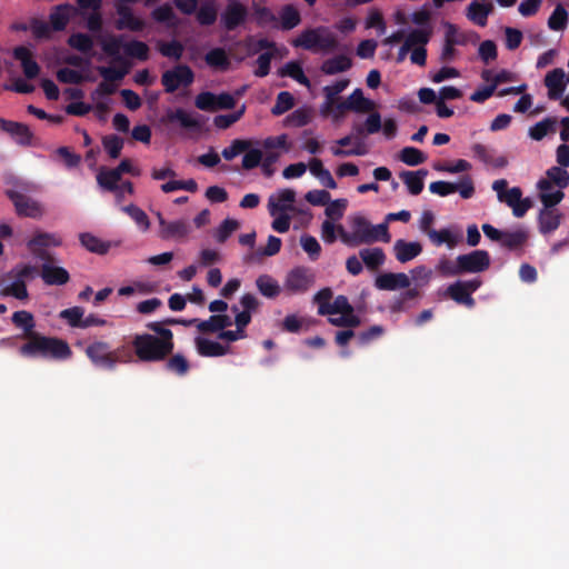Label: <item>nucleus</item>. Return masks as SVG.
Here are the masks:
<instances>
[{
    "label": "nucleus",
    "instance_id": "obj_57",
    "mask_svg": "<svg viewBox=\"0 0 569 569\" xmlns=\"http://www.w3.org/2000/svg\"><path fill=\"white\" fill-rule=\"evenodd\" d=\"M84 310L81 307H71L60 312L59 317L72 328H82Z\"/></svg>",
    "mask_w": 569,
    "mask_h": 569
},
{
    "label": "nucleus",
    "instance_id": "obj_17",
    "mask_svg": "<svg viewBox=\"0 0 569 569\" xmlns=\"http://www.w3.org/2000/svg\"><path fill=\"white\" fill-rule=\"evenodd\" d=\"M565 77L566 73L561 68H556L546 74L545 86L548 88V97L550 100L561 98L566 89Z\"/></svg>",
    "mask_w": 569,
    "mask_h": 569
},
{
    "label": "nucleus",
    "instance_id": "obj_43",
    "mask_svg": "<svg viewBox=\"0 0 569 569\" xmlns=\"http://www.w3.org/2000/svg\"><path fill=\"white\" fill-rule=\"evenodd\" d=\"M206 63L216 69H220L222 71L228 70L230 66L229 58L223 48H213L204 56Z\"/></svg>",
    "mask_w": 569,
    "mask_h": 569
},
{
    "label": "nucleus",
    "instance_id": "obj_28",
    "mask_svg": "<svg viewBox=\"0 0 569 569\" xmlns=\"http://www.w3.org/2000/svg\"><path fill=\"white\" fill-rule=\"evenodd\" d=\"M428 174V170L419 169L417 171H402L400 179L407 186L409 192L417 196L422 192L425 183L423 179Z\"/></svg>",
    "mask_w": 569,
    "mask_h": 569
},
{
    "label": "nucleus",
    "instance_id": "obj_20",
    "mask_svg": "<svg viewBox=\"0 0 569 569\" xmlns=\"http://www.w3.org/2000/svg\"><path fill=\"white\" fill-rule=\"evenodd\" d=\"M562 214L557 209H541L538 214V228L541 234L556 231L561 224Z\"/></svg>",
    "mask_w": 569,
    "mask_h": 569
},
{
    "label": "nucleus",
    "instance_id": "obj_1",
    "mask_svg": "<svg viewBox=\"0 0 569 569\" xmlns=\"http://www.w3.org/2000/svg\"><path fill=\"white\" fill-rule=\"evenodd\" d=\"M26 340L18 350L19 355L23 358L66 360L72 356L68 342L60 338L47 337L34 332Z\"/></svg>",
    "mask_w": 569,
    "mask_h": 569
},
{
    "label": "nucleus",
    "instance_id": "obj_41",
    "mask_svg": "<svg viewBox=\"0 0 569 569\" xmlns=\"http://www.w3.org/2000/svg\"><path fill=\"white\" fill-rule=\"evenodd\" d=\"M428 237L435 246L439 247L446 243L449 249L455 248L460 241V236L452 234V232L448 228H443L440 230L433 229L429 231Z\"/></svg>",
    "mask_w": 569,
    "mask_h": 569
},
{
    "label": "nucleus",
    "instance_id": "obj_29",
    "mask_svg": "<svg viewBox=\"0 0 569 569\" xmlns=\"http://www.w3.org/2000/svg\"><path fill=\"white\" fill-rule=\"evenodd\" d=\"M121 180V174L119 173L117 168L108 169L102 167L97 174L98 184L110 192H117L119 190V182Z\"/></svg>",
    "mask_w": 569,
    "mask_h": 569
},
{
    "label": "nucleus",
    "instance_id": "obj_19",
    "mask_svg": "<svg viewBox=\"0 0 569 569\" xmlns=\"http://www.w3.org/2000/svg\"><path fill=\"white\" fill-rule=\"evenodd\" d=\"M190 232V224L186 220H161L159 236L163 240L184 238Z\"/></svg>",
    "mask_w": 569,
    "mask_h": 569
},
{
    "label": "nucleus",
    "instance_id": "obj_27",
    "mask_svg": "<svg viewBox=\"0 0 569 569\" xmlns=\"http://www.w3.org/2000/svg\"><path fill=\"white\" fill-rule=\"evenodd\" d=\"M164 121L169 123L179 122V124L189 130H200L201 123L198 119L193 118L186 110L178 108L176 110H168Z\"/></svg>",
    "mask_w": 569,
    "mask_h": 569
},
{
    "label": "nucleus",
    "instance_id": "obj_40",
    "mask_svg": "<svg viewBox=\"0 0 569 569\" xmlns=\"http://www.w3.org/2000/svg\"><path fill=\"white\" fill-rule=\"evenodd\" d=\"M71 10L73 7L69 3L56 7L54 11L50 13V23L53 30L61 31L67 27Z\"/></svg>",
    "mask_w": 569,
    "mask_h": 569
},
{
    "label": "nucleus",
    "instance_id": "obj_15",
    "mask_svg": "<svg viewBox=\"0 0 569 569\" xmlns=\"http://www.w3.org/2000/svg\"><path fill=\"white\" fill-rule=\"evenodd\" d=\"M53 261H44L41 266V279L48 286H63L69 282L70 274L63 267L52 264Z\"/></svg>",
    "mask_w": 569,
    "mask_h": 569
},
{
    "label": "nucleus",
    "instance_id": "obj_6",
    "mask_svg": "<svg viewBox=\"0 0 569 569\" xmlns=\"http://www.w3.org/2000/svg\"><path fill=\"white\" fill-rule=\"evenodd\" d=\"M194 81V72L188 64H177L161 76V84L167 93H173L179 87H189Z\"/></svg>",
    "mask_w": 569,
    "mask_h": 569
},
{
    "label": "nucleus",
    "instance_id": "obj_45",
    "mask_svg": "<svg viewBox=\"0 0 569 569\" xmlns=\"http://www.w3.org/2000/svg\"><path fill=\"white\" fill-rule=\"evenodd\" d=\"M557 126L556 118H545L543 120L537 122L529 129V136L531 139L536 141L542 140L549 132H555Z\"/></svg>",
    "mask_w": 569,
    "mask_h": 569
},
{
    "label": "nucleus",
    "instance_id": "obj_53",
    "mask_svg": "<svg viewBox=\"0 0 569 569\" xmlns=\"http://www.w3.org/2000/svg\"><path fill=\"white\" fill-rule=\"evenodd\" d=\"M295 106V98L288 91H281L278 93L276 103L271 108V113L273 116H281L292 109Z\"/></svg>",
    "mask_w": 569,
    "mask_h": 569
},
{
    "label": "nucleus",
    "instance_id": "obj_21",
    "mask_svg": "<svg viewBox=\"0 0 569 569\" xmlns=\"http://www.w3.org/2000/svg\"><path fill=\"white\" fill-rule=\"evenodd\" d=\"M537 188L539 190V199L543 204L542 209H553L565 198V192L561 189L552 191L550 181L539 180Z\"/></svg>",
    "mask_w": 569,
    "mask_h": 569
},
{
    "label": "nucleus",
    "instance_id": "obj_3",
    "mask_svg": "<svg viewBox=\"0 0 569 569\" xmlns=\"http://www.w3.org/2000/svg\"><path fill=\"white\" fill-rule=\"evenodd\" d=\"M291 44L312 52H331L339 46L337 37L327 27L306 29L292 40Z\"/></svg>",
    "mask_w": 569,
    "mask_h": 569
},
{
    "label": "nucleus",
    "instance_id": "obj_30",
    "mask_svg": "<svg viewBox=\"0 0 569 569\" xmlns=\"http://www.w3.org/2000/svg\"><path fill=\"white\" fill-rule=\"evenodd\" d=\"M350 111H355L357 113H366L371 112L376 108V103L366 98L360 88H357L352 91V93L347 99Z\"/></svg>",
    "mask_w": 569,
    "mask_h": 569
},
{
    "label": "nucleus",
    "instance_id": "obj_23",
    "mask_svg": "<svg viewBox=\"0 0 569 569\" xmlns=\"http://www.w3.org/2000/svg\"><path fill=\"white\" fill-rule=\"evenodd\" d=\"M232 325L231 318L227 315H212L207 320H199L197 329L201 333H214L224 331L227 327Z\"/></svg>",
    "mask_w": 569,
    "mask_h": 569
},
{
    "label": "nucleus",
    "instance_id": "obj_37",
    "mask_svg": "<svg viewBox=\"0 0 569 569\" xmlns=\"http://www.w3.org/2000/svg\"><path fill=\"white\" fill-rule=\"evenodd\" d=\"M68 44L69 47H71L72 49L83 53V54H89L90 57L93 56V40L92 38L87 34V33H82V32H76V33H72L69 38H68Z\"/></svg>",
    "mask_w": 569,
    "mask_h": 569
},
{
    "label": "nucleus",
    "instance_id": "obj_11",
    "mask_svg": "<svg viewBox=\"0 0 569 569\" xmlns=\"http://www.w3.org/2000/svg\"><path fill=\"white\" fill-rule=\"evenodd\" d=\"M248 17V10L239 0H229L221 14V23L228 31L236 30L243 24Z\"/></svg>",
    "mask_w": 569,
    "mask_h": 569
},
{
    "label": "nucleus",
    "instance_id": "obj_25",
    "mask_svg": "<svg viewBox=\"0 0 569 569\" xmlns=\"http://www.w3.org/2000/svg\"><path fill=\"white\" fill-rule=\"evenodd\" d=\"M529 239V232L526 229L519 228L515 231H503L500 244L510 250H522Z\"/></svg>",
    "mask_w": 569,
    "mask_h": 569
},
{
    "label": "nucleus",
    "instance_id": "obj_48",
    "mask_svg": "<svg viewBox=\"0 0 569 569\" xmlns=\"http://www.w3.org/2000/svg\"><path fill=\"white\" fill-rule=\"evenodd\" d=\"M547 178L541 180L550 181V186L556 184L559 189H565L569 186V172L562 167H551L546 172Z\"/></svg>",
    "mask_w": 569,
    "mask_h": 569
},
{
    "label": "nucleus",
    "instance_id": "obj_9",
    "mask_svg": "<svg viewBox=\"0 0 569 569\" xmlns=\"http://www.w3.org/2000/svg\"><path fill=\"white\" fill-rule=\"evenodd\" d=\"M61 243L62 240L58 234L38 231L28 241L27 246L36 257L44 261H53V257L46 251V248L59 247Z\"/></svg>",
    "mask_w": 569,
    "mask_h": 569
},
{
    "label": "nucleus",
    "instance_id": "obj_50",
    "mask_svg": "<svg viewBox=\"0 0 569 569\" xmlns=\"http://www.w3.org/2000/svg\"><path fill=\"white\" fill-rule=\"evenodd\" d=\"M0 295L3 297H13L18 300H27L29 298L26 281L21 279H14L10 284L3 287L0 290Z\"/></svg>",
    "mask_w": 569,
    "mask_h": 569
},
{
    "label": "nucleus",
    "instance_id": "obj_55",
    "mask_svg": "<svg viewBox=\"0 0 569 569\" xmlns=\"http://www.w3.org/2000/svg\"><path fill=\"white\" fill-rule=\"evenodd\" d=\"M124 52L131 58H136L140 61H146L149 58V47L147 43L132 40L124 46Z\"/></svg>",
    "mask_w": 569,
    "mask_h": 569
},
{
    "label": "nucleus",
    "instance_id": "obj_62",
    "mask_svg": "<svg viewBox=\"0 0 569 569\" xmlns=\"http://www.w3.org/2000/svg\"><path fill=\"white\" fill-rule=\"evenodd\" d=\"M458 257L456 260L448 259L447 257H442L436 267V270L443 277H455L459 276L460 268H458Z\"/></svg>",
    "mask_w": 569,
    "mask_h": 569
},
{
    "label": "nucleus",
    "instance_id": "obj_16",
    "mask_svg": "<svg viewBox=\"0 0 569 569\" xmlns=\"http://www.w3.org/2000/svg\"><path fill=\"white\" fill-rule=\"evenodd\" d=\"M375 286L379 290H398V289H405L409 288L410 286V279L409 277L403 272H386L379 274L375 280Z\"/></svg>",
    "mask_w": 569,
    "mask_h": 569
},
{
    "label": "nucleus",
    "instance_id": "obj_14",
    "mask_svg": "<svg viewBox=\"0 0 569 569\" xmlns=\"http://www.w3.org/2000/svg\"><path fill=\"white\" fill-rule=\"evenodd\" d=\"M116 11L119 16L116 21V28L118 30H130L133 32H140L146 28V22L141 18L133 14L131 8L126 4H118Z\"/></svg>",
    "mask_w": 569,
    "mask_h": 569
},
{
    "label": "nucleus",
    "instance_id": "obj_54",
    "mask_svg": "<svg viewBox=\"0 0 569 569\" xmlns=\"http://www.w3.org/2000/svg\"><path fill=\"white\" fill-rule=\"evenodd\" d=\"M102 146L111 159H118L123 148V139L117 134H108L102 138Z\"/></svg>",
    "mask_w": 569,
    "mask_h": 569
},
{
    "label": "nucleus",
    "instance_id": "obj_58",
    "mask_svg": "<svg viewBox=\"0 0 569 569\" xmlns=\"http://www.w3.org/2000/svg\"><path fill=\"white\" fill-rule=\"evenodd\" d=\"M251 147V141L246 139H234L231 144L224 148L221 156L226 160H232L240 153L247 151Z\"/></svg>",
    "mask_w": 569,
    "mask_h": 569
},
{
    "label": "nucleus",
    "instance_id": "obj_33",
    "mask_svg": "<svg viewBox=\"0 0 569 569\" xmlns=\"http://www.w3.org/2000/svg\"><path fill=\"white\" fill-rule=\"evenodd\" d=\"M359 257L370 270L379 269L386 261L385 251L381 248H365L359 251Z\"/></svg>",
    "mask_w": 569,
    "mask_h": 569
},
{
    "label": "nucleus",
    "instance_id": "obj_5",
    "mask_svg": "<svg viewBox=\"0 0 569 569\" xmlns=\"http://www.w3.org/2000/svg\"><path fill=\"white\" fill-rule=\"evenodd\" d=\"M352 231L349 233L340 226L338 228L340 238L349 247L360 244H371L375 242V236L371 230L372 224L362 216H355L351 220Z\"/></svg>",
    "mask_w": 569,
    "mask_h": 569
},
{
    "label": "nucleus",
    "instance_id": "obj_46",
    "mask_svg": "<svg viewBox=\"0 0 569 569\" xmlns=\"http://www.w3.org/2000/svg\"><path fill=\"white\" fill-rule=\"evenodd\" d=\"M433 33L432 28H417L409 32L406 37L405 42L412 49L416 47H426L430 41Z\"/></svg>",
    "mask_w": 569,
    "mask_h": 569
},
{
    "label": "nucleus",
    "instance_id": "obj_64",
    "mask_svg": "<svg viewBox=\"0 0 569 569\" xmlns=\"http://www.w3.org/2000/svg\"><path fill=\"white\" fill-rule=\"evenodd\" d=\"M134 350L132 347L122 345L111 350V358L113 359V369L117 363H129L133 361Z\"/></svg>",
    "mask_w": 569,
    "mask_h": 569
},
{
    "label": "nucleus",
    "instance_id": "obj_59",
    "mask_svg": "<svg viewBox=\"0 0 569 569\" xmlns=\"http://www.w3.org/2000/svg\"><path fill=\"white\" fill-rule=\"evenodd\" d=\"M130 218L138 224L142 231H147L150 228V220L147 213L134 204H129L123 208Z\"/></svg>",
    "mask_w": 569,
    "mask_h": 569
},
{
    "label": "nucleus",
    "instance_id": "obj_7",
    "mask_svg": "<svg viewBox=\"0 0 569 569\" xmlns=\"http://www.w3.org/2000/svg\"><path fill=\"white\" fill-rule=\"evenodd\" d=\"M481 284L482 281L479 278L458 280L447 288V295L457 303L473 308L476 301L471 295L477 291Z\"/></svg>",
    "mask_w": 569,
    "mask_h": 569
},
{
    "label": "nucleus",
    "instance_id": "obj_52",
    "mask_svg": "<svg viewBox=\"0 0 569 569\" xmlns=\"http://www.w3.org/2000/svg\"><path fill=\"white\" fill-rule=\"evenodd\" d=\"M399 159L408 166H419L427 160V157L415 147H405L399 153Z\"/></svg>",
    "mask_w": 569,
    "mask_h": 569
},
{
    "label": "nucleus",
    "instance_id": "obj_12",
    "mask_svg": "<svg viewBox=\"0 0 569 569\" xmlns=\"http://www.w3.org/2000/svg\"><path fill=\"white\" fill-rule=\"evenodd\" d=\"M86 356L98 368L113 370L110 345L106 341H94L86 348Z\"/></svg>",
    "mask_w": 569,
    "mask_h": 569
},
{
    "label": "nucleus",
    "instance_id": "obj_24",
    "mask_svg": "<svg viewBox=\"0 0 569 569\" xmlns=\"http://www.w3.org/2000/svg\"><path fill=\"white\" fill-rule=\"evenodd\" d=\"M349 83H350L349 79H341V80L336 81L333 84L326 86L323 88L322 91H323L326 100H325L323 104L321 106L322 114L332 112L333 104L336 101H338L337 96L339 93H341L342 91H345L348 88Z\"/></svg>",
    "mask_w": 569,
    "mask_h": 569
},
{
    "label": "nucleus",
    "instance_id": "obj_8",
    "mask_svg": "<svg viewBox=\"0 0 569 569\" xmlns=\"http://www.w3.org/2000/svg\"><path fill=\"white\" fill-rule=\"evenodd\" d=\"M313 282L315 274L309 268L296 267L288 272L283 287L290 295H301L307 292Z\"/></svg>",
    "mask_w": 569,
    "mask_h": 569
},
{
    "label": "nucleus",
    "instance_id": "obj_49",
    "mask_svg": "<svg viewBox=\"0 0 569 569\" xmlns=\"http://www.w3.org/2000/svg\"><path fill=\"white\" fill-rule=\"evenodd\" d=\"M8 134H10L14 141L21 146H30L33 139V133L30 128L27 124L17 121H13V126Z\"/></svg>",
    "mask_w": 569,
    "mask_h": 569
},
{
    "label": "nucleus",
    "instance_id": "obj_34",
    "mask_svg": "<svg viewBox=\"0 0 569 569\" xmlns=\"http://www.w3.org/2000/svg\"><path fill=\"white\" fill-rule=\"evenodd\" d=\"M382 123H381V116L379 112H372L367 117L366 121L363 123H355L352 126V131L357 136H367V134H373L381 130Z\"/></svg>",
    "mask_w": 569,
    "mask_h": 569
},
{
    "label": "nucleus",
    "instance_id": "obj_10",
    "mask_svg": "<svg viewBox=\"0 0 569 569\" xmlns=\"http://www.w3.org/2000/svg\"><path fill=\"white\" fill-rule=\"evenodd\" d=\"M458 268L460 273H479L490 267V256L486 250H473L466 254L458 256Z\"/></svg>",
    "mask_w": 569,
    "mask_h": 569
},
{
    "label": "nucleus",
    "instance_id": "obj_63",
    "mask_svg": "<svg viewBox=\"0 0 569 569\" xmlns=\"http://www.w3.org/2000/svg\"><path fill=\"white\" fill-rule=\"evenodd\" d=\"M244 111L246 107L242 106L239 110L232 113L216 116L213 123L219 129H228L243 116Z\"/></svg>",
    "mask_w": 569,
    "mask_h": 569
},
{
    "label": "nucleus",
    "instance_id": "obj_38",
    "mask_svg": "<svg viewBox=\"0 0 569 569\" xmlns=\"http://www.w3.org/2000/svg\"><path fill=\"white\" fill-rule=\"evenodd\" d=\"M256 286L259 292L269 299H273L279 296L281 288L276 279L269 274H261L256 280Z\"/></svg>",
    "mask_w": 569,
    "mask_h": 569
},
{
    "label": "nucleus",
    "instance_id": "obj_56",
    "mask_svg": "<svg viewBox=\"0 0 569 569\" xmlns=\"http://www.w3.org/2000/svg\"><path fill=\"white\" fill-rule=\"evenodd\" d=\"M568 22V12L562 4H557L553 12L548 19V27L551 30H563Z\"/></svg>",
    "mask_w": 569,
    "mask_h": 569
},
{
    "label": "nucleus",
    "instance_id": "obj_60",
    "mask_svg": "<svg viewBox=\"0 0 569 569\" xmlns=\"http://www.w3.org/2000/svg\"><path fill=\"white\" fill-rule=\"evenodd\" d=\"M240 227L239 222L234 219L227 218L219 226L216 232V240L219 243H223L228 238Z\"/></svg>",
    "mask_w": 569,
    "mask_h": 569
},
{
    "label": "nucleus",
    "instance_id": "obj_4",
    "mask_svg": "<svg viewBox=\"0 0 569 569\" xmlns=\"http://www.w3.org/2000/svg\"><path fill=\"white\" fill-rule=\"evenodd\" d=\"M29 190L28 183L16 182L13 188L6 190V196L13 203L18 216L39 219L44 214V209L40 202L26 194Z\"/></svg>",
    "mask_w": 569,
    "mask_h": 569
},
{
    "label": "nucleus",
    "instance_id": "obj_2",
    "mask_svg": "<svg viewBox=\"0 0 569 569\" xmlns=\"http://www.w3.org/2000/svg\"><path fill=\"white\" fill-rule=\"evenodd\" d=\"M131 345L138 360L142 362L164 361L174 349V342L158 339L151 333L136 335Z\"/></svg>",
    "mask_w": 569,
    "mask_h": 569
},
{
    "label": "nucleus",
    "instance_id": "obj_36",
    "mask_svg": "<svg viewBox=\"0 0 569 569\" xmlns=\"http://www.w3.org/2000/svg\"><path fill=\"white\" fill-rule=\"evenodd\" d=\"M11 321L17 328H21L23 330L24 339H27L28 337H30L31 335H33L36 332L34 331V327H36L34 318H33V315L29 311L20 310V311L13 312V315L11 317Z\"/></svg>",
    "mask_w": 569,
    "mask_h": 569
},
{
    "label": "nucleus",
    "instance_id": "obj_26",
    "mask_svg": "<svg viewBox=\"0 0 569 569\" xmlns=\"http://www.w3.org/2000/svg\"><path fill=\"white\" fill-rule=\"evenodd\" d=\"M197 352L201 357H222L228 353L229 347L222 346L217 341L203 337H197L194 339Z\"/></svg>",
    "mask_w": 569,
    "mask_h": 569
},
{
    "label": "nucleus",
    "instance_id": "obj_22",
    "mask_svg": "<svg viewBox=\"0 0 569 569\" xmlns=\"http://www.w3.org/2000/svg\"><path fill=\"white\" fill-rule=\"evenodd\" d=\"M393 251L397 260L406 263L422 252V246L417 241L408 242L403 239H398L393 244Z\"/></svg>",
    "mask_w": 569,
    "mask_h": 569
},
{
    "label": "nucleus",
    "instance_id": "obj_44",
    "mask_svg": "<svg viewBox=\"0 0 569 569\" xmlns=\"http://www.w3.org/2000/svg\"><path fill=\"white\" fill-rule=\"evenodd\" d=\"M164 368L167 371L176 373L177 376H186L190 370V363L187 358L181 353L170 355L166 359Z\"/></svg>",
    "mask_w": 569,
    "mask_h": 569
},
{
    "label": "nucleus",
    "instance_id": "obj_32",
    "mask_svg": "<svg viewBox=\"0 0 569 569\" xmlns=\"http://www.w3.org/2000/svg\"><path fill=\"white\" fill-rule=\"evenodd\" d=\"M353 307L349 303L346 296H337L332 303H325L318 307V313L321 316L336 313H352Z\"/></svg>",
    "mask_w": 569,
    "mask_h": 569
},
{
    "label": "nucleus",
    "instance_id": "obj_42",
    "mask_svg": "<svg viewBox=\"0 0 569 569\" xmlns=\"http://www.w3.org/2000/svg\"><path fill=\"white\" fill-rule=\"evenodd\" d=\"M278 73L280 77H290L302 86H310V80L305 74L302 67L296 61L287 62L279 69Z\"/></svg>",
    "mask_w": 569,
    "mask_h": 569
},
{
    "label": "nucleus",
    "instance_id": "obj_39",
    "mask_svg": "<svg viewBox=\"0 0 569 569\" xmlns=\"http://www.w3.org/2000/svg\"><path fill=\"white\" fill-rule=\"evenodd\" d=\"M196 20L200 26L209 27L217 21L218 10L213 0H208L196 10Z\"/></svg>",
    "mask_w": 569,
    "mask_h": 569
},
{
    "label": "nucleus",
    "instance_id": "obj_51",
    "mask_svg": "<svg viewBox=\"0 0 569 569\" xmlns=\"http://www.w3.org/2000/svg\"><path fill=\"white\" fill-rule=\"evenodd\" d=\"M157 49L163 57L174 60H180L184 51L182 43L178 40L159 41Z\"/></svg>",
    "mask_w": 569,
    "mask_h": 569
},
{
    "label": "nucleus",
    "instance_id": "obj_13",
    "mask_svg": "<svg viewBox=\"0 0 569 569\" xmlns=\"http://www.w3.org/2000/svg\"><path fill=\"white\" fill-rule=\"evenodd\" d=\"M296 201V191L293 189H281L268 199V211L270 216L276 217L278 213L295 211L293 202Z\"/></svg>",
    "mask_w": 569,
    "mask_h": 569
},
{
    "label": "nucleus",
    "instance_id": "obj_31",
    "mask_svg": "<svg viewBox=\"0 0 569 569\" xmlns=\"http://www.w3.org/2000/svg\"><path fill=\"white\" fill-rule=\"evenodd\" d=\"M352 67V60L345 56L339 54L333 58L327 59L321 64V71L325 74L332 76L340 72H345Z\"/></svg>",
    "mask_w": 569,
    "mask_h": 569
},
{
    "label": "nucleus",
    "instance_id": "obj_18",
    "mask_svg": "<svg viewBox=\"0 0 569 569\" xmlns=\"http://www.w3.org/2000/svg\"><path fill=\"white\" fill-rule=\"evenodd\" d=\"M13 57L20 61L26 78L34 79L38 77L40 67L38 62L32 58V53L27 47H16L13 49Z\"/></svg>",
    "mask_w": 569,
    "mask_h": 569
},
{
    "label": "nucleus",
    "instance_id": "obj_35",
    "mask_svg": "<svg viewBox=\"0 0 569 569\" xmlns=\"http://www.w3.org/2000/svg\"><path fill=\"white\" fill-rule=\"evenodd\" d=\"M79 240L88 251L97 254H106L111 247L110 242L103 241L90 232L80 233Z\"/></svg>",
    "mask_w": 569,
    "mask_h": 569
},
{
    "label": "nucleus",
    "instance_id": "obj_61",
    "mask_svg": "<svg viewBox=\"0 0 569 569\" xmlns=\"http://www.w3.org/2000/svg\"><path fill=\"white\" fill-rule=\"evenodd\" d=\"M300 244L311 260L315 261L319 258L321 253V246L315 237L310 234L301 236Z\"/></svg>",
    "mask_w": 569,
    "mask_h": 569
},
{
    "label": "nucleus",
    "instance_id": "obj_47",
    "mask_svg": "<svg viewBox=\"0 0 569 569\" xmlns=\"http://www.w3.org/2000/svg\"><path fill=\"white\" fill-rule=\"evenodd\" d=\"M280 20L283 30H291L301 22V16L295 6L286 4L280 10Z\"/></svg>",
    "mask_w": 569,
    "mask_h": 569
}]
</instances>
